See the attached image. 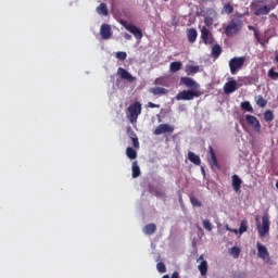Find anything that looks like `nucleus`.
Masks as SVG:
<instances>
[{
  "label": "nucleus",
  "instance_id": "nucleus-1",
  "mask_svg": "<svg viewBox=\"0 0 278 278\" xmlns=\"http://www.w3.org/2000/svg\"><path fill=\"white\" fill-rule=\"evenodd\" d=\"M244 26V22H242L239 17H232L225 27V34L228 38H232V36H238L240 31H242V27Z\"/></svg>",
  "mask_w": 278,
  "mask_h": 278
},
{
  "label": "nucleus",
  "instance_id": "nucleus-2",
  "mask_svg": "<svg viewBox=\"0 0 278 278\" xmlns=\"http://www.w3.org/2000/svg\"><path fill=\"white\" fill-rule=\"evenodd\" d=\"M142 114V104L139 101L131 103L126 111V116L130 123H138V116Z\"/></svg>",
  "mask_w": 278,
  "mask_h": 278
},
{
  "label": "nucleus",
  "instance_id": "nucleus-3",
  "mask_svg": "<svg viewBox=\"0 0 278 278\" xmlns=\"http://www.w3.org/2000/svg\"><path fill=\"white\" fill-rule=\"evenodd\" d=\"M202 94L203 92H201L200 90L189 89L180 91L176 96V99L177 101H192L193 99H199V97H201Z\"/></svg>",
  "mask_w": 278,
  "mask_h": 278
},
{
  "label": "nucleus",
  "instance_id": "nucleus-4",
  "mask_svg": "<svg viewBox=\"0 0 278 278\" xmlns=\"http://www.w3.org/2000/svg\"><path fill=\"white\" fill-rule=\"evenodd\" d=\"M247 62L245 56H235L229 60L228 65L230 68L231 75H237L239 71H241L242 66Z\"/></svg>",
  "mask_w": 278,
  "mask_h": 278
},
{
  "label": "nucleus",
  "instance_id": "nucleus-5",
  "mask_svg": "<svg viewBox=\"0 0 278 278\" xmlns=\"http://www.w3.org/2000/svg\"><path fill=\"white\" fill-rule=\"evenodd\" d=\"M207 162L213 170H220V164H218V157H216V152H214V148H212V146L208 147Z\"/></svg>",
  "mask_w": 278,
  "mask_h": 278
},
{
  "label": "nucleus",
  "instance_id": "nucleus-6",
  "mask_svg": "<svg viewBox=\"0 0 278 278\" xmlns=\"http://www.w3.org/2000/svg\"><path fill=\"white\" fill-rule=\"evenodd\" d=\"M121 25L127 29L137 40H142V30L134 24L127 23V21H121Z\"/></svg>",
  "mask_w": 278,
  "mask_h": 278
},
{
  "label": "nucleus",
  "instance_id": "nucleus-7",
  "mask_svg": "<svg viewBox=\"0 0 278 278\" xmlns=\"http://www.w3.org/2000/svg\"><path fill=\"white\" fill-rule=\"evenodd\" d=\"M180 84H182L184 86L189 88V90H200L201 89V85H199V83H197V80H194L190 77H186V76L181 77Z\"/></svg>",
  "mask_w": 278,
  "mask_h": 278
},
{
  "label": "nucleus",
  "instance_id": "nucleus-8",
  "mask_svg": "<svg viewBox=\"0 0 278 278\" xmlns=\"http://www.w3.org/2000/svg\"><path fill=\"white\" fill-rule=\"evenodd\" d=\"M270 231V220L268 219V215H264L262 217V226L258 227V233L261 238H264L266 233Z\"/></svg>",
  "mask_w": 278,
  "mask_h": 278
},
{
  "label": "nucleus",
  "instance_id": "nucleus-9",
  "mask_svg": "<svg viewBox=\"0 0 278 278\" xmlns=\"http://www.w3.org/2000/svg\"><path fill=\"white\" fill-rule=\"evenodd\" d=\"M173 131H175V127L169 124H160L153 134L154 136H162V134H173Z\"/></svg>",
  "mask_w": 278,
  "mask_h": 278
},
{
  "label": "nucleus",
  "instance_id": "nucleus-10",
  "mask_svg": "<svg viewBox=\"0 0 278 278\" xmlns=\"http://www.w3.org/2000/svg\"><path fill=\"white\" fill-rule=\"evenodd\" d=\"M201 40L204 42V45H214V35H212L210 29H207L205 26L201 29Z\"/></svg>",
  "mask_w": 278,
  "mask_h": 278
},
{
  "label": "nucleus",
  "instance_id": "nucleus-11",
  "mask_svg": "<svg viewBox=\"0 0 278 278\" xmlns=\"http://www.w3.org/2000/svg\"><path fill=\"white\" fill-rule=\"evenodd\" d=\"M117 75H118V77H121V79H124L125 81H128L129 84H134V81H136V77L123 67L117 68Z\"/></svg>",
  "mask_w": 278,
  "mask_h": 278
},
{
  "label": "nucleus",
  "instance_id": "nucleus-12",
  "mask_svg": "<svg viewBox=\"0 0 278 278\" xmlns=\"http://www.w3.org/2000/svg\"><path fill=\"white\" fill-rule=\"evenodd\" d=\"M257 255L264 262H270V254L268 253V249L265 248L262 243H257Z\"/></svg>",
  "mask_w": 278,
  "mask_h": 278
},
{
  "label": "nucleus",
  "instance_id": "nucleus-13",
  "mask_svg": "<svg viewBox=\"0 0 278 278\" xmlns=\"http://www.w3.org/2000/svg\"><path fill=\"white\" fill-rule=\"evenodd\" d=\"M238 88H239L238 81H236L235 79H231L224 85V92L225 94H231L236 92Z\"/></svg>",
  "mask_w": 278,
  "mask_h": 278
},
{
  "label": "nucleus",
  "instance_id": "nucleus-14",
  "mask_svg": "<svg viewBox=\"0 0 278 278\" xmlns=\"http://www.w3.org/2000/svg\"><path fill=\"white\" fill-rule=\"evenodd\" d=\"M100 35L102 40H110V38H112V27L110 26V24L101 25Z\"/></svg>",
  "mask_w": 278,
  "mask_h": 278
},
{
  "label": "nucleus",
  "instance_id": "nucleus-15",
  "mask_svg": "<svg viewBox=\"0 0 278 278\" xmlns=\"http://www.w3.org/2000/svg\"><path fill=\"white\" fill-rule=\"evenodd\" d=\"M276 5H264L258 9L254 10L255 16H266L267 14H270V10H275Z\"/></svg>",
  "mask_w": 278,
  "mask_h": 278
},
{
  "label": "nucleus",
  "instance_id": "nucleus-16",
  "mask_svg": "<svg viewBox=\"0 0 278 278\" xmlns=\"http://www.w3.org/2000/svg\"><path fill=\"white\" fill-rule=\"evenodd\" d=\"M245 121L248 125H251V127L255 129V131H260V129H262V125L260 124V121L257 119V117L253 115H247Z\"/></svg>",
  "mask_w": 278,
  "mask_h": 278
},
{
  "label": "nucleus",
  "instance_id": "nucleus-17",
  "mask_svg": "<svg viewBox=\"0 0 278 278\" xmlns=\"http://www.w3.org/2000/svg\"><path fill=\"white\" fill-rule=\"evenodd\" d=\"M198 262H201L200 265L198 266L202 277H205V275H207V261H205V258H203V255H201L198 258Z\"/></svg>",
  "mask_w": 278,
  "mask_h": 278
},
{
  "label": "nucleus",
  "instance_id": "nucleus-18",
  "mask_svg": "<svg viewBox=\"0 0 278 278\" xmlns=\"http://www.w3.org/2000/svg\"><path fill=\"white\" fill-rule=\"evenodd\" d=\"M241 188L242 179L238 175H232V190H235V192H240Z\"/></svg>",
  "mask_w": 278,
  "mask_h": 278
},
{
  "label": "nucleus",
  "instance_id": "nucleus-19",
  "mask_svg": "<svg viewBox=\"0 0 278 278\" xmlns=\"http://www.w3.org/2000/svg\"><path fill=\"white\" fill-rule=\"evenodd\" d=\"M223 53V47L220 45L216 43L212 47L211 54L214 60H218Z\"/></svg>",
  "mask_w": 278,
  "mask_h": 278
},
{
  "label": "nucleus",
  "instance_id": "nucleus-20",
  "mask_svg": "<svg viewBox=\"0 0 278 278\" xmlns=\"http://www.w3.org/2000/svg\"><path fill=\"white\" fill-rule=\"evenodd\" d=\"M197 36H199V34L197 33V29L194 28L187 29L188 41L191 45H194V42H197Z\"/></svg>",
  "mask_w": 278,
  "mask_h": 278
},
{
  "label": "nucleus",
  "instance_id": "nucleus-21",
  "mask_svg": "<svg viewBox=\"0 0 278 278\" xmlns=\"http://www.w3.org/2000/svg\"><path fill=\"white\" fill-rule=\"evenodd\" d=\"M188 160L195 166H201V157L197 155L194 152L192 151L188 152Z\"/></svg>",
  "mask_w": 278,
  "mask_h": 278
},
{
  "label": "nucleus",
  "instance_id": "nucleus-22",
  "mask_svg": "<svg viewBox=\"0 0 278 278\" xmlns=\"http://www.w3.org/2000/svg\"><path fill=\"white\" fill-rule=\"evenodd\" d=\"M155 231H157V226L155 224H148L143 227V233H146V236H153Z\"/></svg>",
  "mask_w": 278,
  "mask_h": 278
},
{
  "label": "nucleus",
  "instance_id": "nucleus-23",
  "mask_svg": "<svg viewBox=\"0 0 278 278\" xmlns=\"http://www.w3.org/2000/svg\"><path fill=\"white\" fill-rule=\"evenodd\" d=\"M184 64L181 63V61H176V62H172L169 64V71L170 73H177L179 71H181Z\"/></svg>",
  "mask_w": 278,
  "mask_h": 278
},
{
  "label": "nucleus",
  "instance_id": "nucleus-24",
  "mask_svg": "<svg viewBox=\"0 0 278 278\" xmlns=\"http://www.w3.org/2000/svg\"><path fill=\"white\" fill-rule=\"evenodd\" d=\"M97 12L102 16H108V14H110V11L108 10V4L101 3L99 7H97Z\"/></svg>",
  "mask_w": 278,
  "mask_h": 278
},
{
  "label": "nucleus",
  "instance_id": "nucleus-25",
  "mask_svg": "<svg viewBox=\"0 0 278 278\" xmlns=\"http://www.w3.org/2000/svg\"><path fill=\"white\" fill-rule=\"evenodd\" d=\"M132 179H137L140 177V166L138 165V161L132 162Z\"/></svg>",
  "mask_w": 278,
  "mask_h": 278
},
{
  "label": "nucleus",
  "instance_id": "nucleus-26",
  "mask_svg": "<svg viewBox=\"0 0 278 278\" xmlns=\"http://www.w3.org/2000/svg\"><path fill=\"white\" fill-rule=\"evenodd\" d=\"M200 67L199 65H187L186 66V73L188 75H197V73H199Z\"/></svg>",
  "mask_w": 278,
  "mask_h": 278
},
{
  "label": "nucleus",
  "instance_id": "nucleus-27",
  "mask_svg": "<svg viewBox=\"0 0 278 278\" xmlns=\"http://www.w3.org/2000/svg\"><path fill=\"white\" fill-rule=\"evenodd\" d=\"M152 94H166L168 91L164 87H154L150 89Z\"/></svg>",
  "mask_w": 278,
  "mask_h": 278
},
{
  "label": "nucleus",
  "instance_id": "nucleus-28",
  "mask_svg": "<svg viewBox=\"0 0 278 278\" xmlns=\"http://www.w3.org/2000/svg\"><path fill=\"white\" fill-rule=\"evenodd\" d=\"M248 29H250V31H254V38H256L257 42L262 45V47H264V43L262 42V38L260 37V31L256 30L253 25H249Z\"/></svg>",
  "mask_w": 278,
  "mask_h": 278
},
{
  "label": "nucleus",
  "instance_id": "nucleus-29",
  "mask_svg": "<svg viewBox=\"0 0 278 278\" xmlns=\"http://www.w3.org/2000/svg\"><path fill=\"white\" fill-rule=\"evenodd\" d=\"M126 155L129 160H136V157H138V152H136L134 148L128 147L126 149Z\"/></svg>",
  "mask_w": 278,
  "mask_h": 278
},
{
  "label": "nucleus",
  "instance_id": "nucleus-30",
  "mask_svg": "<svg viewBox=\"0 0 278 278\" xmlns=\"http://www.w3.org/2000/svg\"><path fill=\"white\" fill-rule=\"evenodd\" d=\"M256 101V105H258V108H265L266 105H268V101H266V99H264L263 96H257L255 98Z\"/></svg>",
  "mask_w": 278,
  "mask_h": 278
},
{
  "label": "nucleus",
  "instance_id": "nucleus-31",
  "mask_svg": "<svg viewBox=\"0 0 278 278\" xmlns=\"http://www.w3.org/2000/svg\"><path fill=\"white\" fill-rule=\"evenodd\" d=\"M264 121H266V123H273V121H275V115L273 114V111L270 110L265 111Z\"/></svg>",
  "mask_w": 278,
  "mask_h": 278
},
{
  "label": "nucleus",
  "instance_id": "nucleus-32",
  "mask_svg": "<svg viewBox=\"0 0 278 278\" xmlns=\"http://www.w3.org/2000/svg\"><path fill=\"white\" fill-rule=\"evenodd\" d=\"M267 76L269 79H273L274 81H277L278 79V72H275V67L269 68Z\"/></svg>",
  "mask_w": 278,
  "mask_h": 278
},
{
  "label": "nucleus",
  "instance_id": "nucleus-33",
  "mask_svg": "<svg viewBox=\"0 0 278 278\" xmlns=\"http://www.w3.org/2000/svg\"><path fill=\"white\" fill-rule=\"evenodd\" d=\"M249 229V222L241 220L240 227H239V233H245V231Z\"/></svg>",
  "mask_w": 278,
  "mask_h": 278
},
{
  "label": "nucleus",
  "instance_id": "nucleus-34",
  "mask_svg": "<svg viewBox=\"0 0 278 278\" xmlns=\"http://www.w3.org/2000/svg\"><path fill=\"white\" fill-rule=\"evenodd\" d=\"M241 108L242 110H244L245 112H251L253 113V106L251 105V102L245 101L241 103Z\"/></svg>",
  "mask_w": 278,
  "mask_h": 278
},
{
  "label": "nucleus",
  "instance_id": "nucleus-35",
  "mask_svg": "<svg viewBox=\"0 0 278 278\" xmlns=\"http://www.w3.org/2000/svg\"><path fill=\"white\" fill-rule=\"evenodd\" d=\"M230 255H232V257L235 260H238V257H240V248L238 247H233L230 249Z\"/></svg>",
  "mask_w": 278,
  "mask_h": 278
},
{
  "label": "nucleus",
  "instance_id": "nucleus-36",
  "mask_svg": "<svg viewBox=\"0 0 278 278\" xmlns=\"http://www.w3.org/2000/svg\"><path fill=\"white\" fill-rule=\"evenodd\" d=\"M223 11L225 12V14H233V5L227 3L224 5Z\"/></svg>",
  "mask_w": 278,
  "mask_h": 278
},
{
  "label": "nucleus",
  "instance_id": "nucleus-37",
  "mask_svg": "<svg viewBox=\"0 0 278 278\" xmlns=\"http://www.w3.org/2000/svg\"><path fill=\"white\" fill-rule=\"evenodd\" d=\"M115 58L121 60V62H125V60H127V52H116Z\"/></svg>",
  "mask_w": 278,
  "mask_h": 278
},
{
  "label": "nucleus",
  "instance_id": "nucleus-38",
  "mask_svg": "<svg viewBox=\"0 0 278 278\" xmlns=\"http://www.w3.org/2000/svg\"><path fill=\"white\" fill-rule=\"evenodd\" d=\"M190 201L193 207H201L203 205V203H201V201H199V199L197 198H190Z\"/></svg>",
  "mask_w": 278,
  "mask_h": 278
},
{
  "label": "nucleus",
  "instance_id": "nucleus-39",
  "mask_svg": "<svg viewBox=\"0 0 278 278\" xmlns=\"http://www.w3.org/2000/svg\"><path fill=\"white\" fill-rule=\"evenodd\" d=\"M203 227L206 229V231H212V223H210V219L203 220Z\"/></svg>",
  "mask_w": 278,
  "mask_h": 278
},
{
  "label": "nucleus",
  "instance_id": "nucleus-40",
  "mask_svg": "<svg viewBox=\"0 0 278 278\" xmlns=\"http://www.w3.org/2000/svg\"><path fill=\"white\" fill-rule=\"evenodd\" d=\"M156 268L159 273H166V265L163 262L157 263Z\"/></svg>",
  "mask_w": 278,
  "mask_h": 278
},
{
  "label": "nucleus",
  "instance_id": "nucleus-41",
  "mask_svg": "<svg viewBox=\"0 0 278 278\" xmlns=\"http://www.w3.org/2000/svg\"><path fill=\"white\" fill-rule=\"evenodd\" d=\"M204 23H205L206 27H212V25H214V18L206 16V17H204Z\"/></svg>",
  "mask_w": 278,
  "mask_h": 278
},
{
  "label": "nucleus",
  "instance_id": "nucleus-42",
  "mask_svg": "<svg viewBox=\"0 0 278 278\" xmlns=\"http://www.w3.org/2000/svg\"><path fill=\"white\" fill-rule=\"evenodd\" d=\"M132 140V147L135 149H140V141H138V137L131 139Z\"/></svg>",
  "mask_w": 278,
  "mask_h": 278
},
{
  "label": "nucleus",
  "instance_id": "nucleus-43",
  "mask_svg": "<svg viewBox=\"0 0 278 278\" xmlns=\"http://www.w3.org/2000/svg\"><path fill=\"white\" fill-rule=\"evenodd\" d=\"M128 136H129L130 140H132L134 138H138V135H136V132H134V130H131V129L128 130Z\"/></svg>",
  "mask_w": 278,
  "mask_h": 278
},
{
  "label": "nucleus",
  "instance_id": "nucleus-44",
  "mask_svg": "<svg viewBox=\"0 0 278 278\" xmlns=\"http://www.w3.org/2000/svg\"><path fill=\"white\" fill-rule=\"evenodd\" d=\"M148 108H160V104H155L153 102L148 103Z\"/></svg>",
  "mask_w": 278,
  "mask_h": 278
},
{
  "label": "nucleus",
  "instance_id": "nucleus-45",
  "mask_svg": "<svg viewBox=\"0 0 278 278\" xmlns=\"http://www.w3.org/2000/svg\"><path fill=\"white\" fill-rule=\"evenodd\" d=\"M172 278H179V273L178 271H174L172 274Z\"/></svg>",
  "mask_w": 278,
  "mask_h": 278
},
{
  "label": "nucleus",
  "instance_id": "nucleus-46",
  "mask_svg": "<svg viewBox=\"0 0 278 278\" xmlns=\"http://www.w3.org/2000/svg\"><path fill=\"white\" fill-rule=\"evenodd\" d=\"M233 278H244V274H236Z\"/></svg>",
  "mask_w": 278,
  "mask_h": 278
},
{
  "label": "nucleus",
  "instance_id": "nucleus-47",
  "mask_svg": "<svg viewBox=\"0 0 278 278\" xmlns=\"http://www.w3.org/2000/svg\"><path fill=\"white\" fill-rule=\"evenodd\" d=\"M124 38H125L126 40H131V35L125 34V35H124Z\"/></svg>",
  "mask_w": 278,
  "mask_h": 278
},
{
  "label": "nucleus",
  "instance_id": "nucleus-48",
  "mask_svg": "<svg viewBox=\"0 0 278 278\" xmlns=\"http://www.w3.org/2000/svg\"><path fill=\"white\" fill-rule=\"evenodd\" d=\"M230 231H231V233H240L238 229H232V228H231Z\"/></svg>",
  "mask_w": 278,
  "mask_h": 278
},
{
  "label": "nucleus",
  "instance_id": "nucleus-49",
  "mask_svg": "<svg viewBox=\"0 0 278 278\" xmlns=\"http://www.w3.org/2000/svg\"><path fill=\"white\" fill-rule=\"evenodd\" d=\"M262 42L264 43L263 48H266V45H268V39L267 40H262Z\"/></svg>",
  "mask_w": 278,
  "mask_h": 278
},
{
  "label": "nucleus",
  "instance_id": "nucleus-50",
  "mask_svg": "<svg viewBox=\"0 0 278 278\" xmlns=\"http://www.w3.org/2000/svg\"><path fill=\"white\" fill-rule=\"evenodd\" d=\"M270 17H271V18H277V15H276L275 13H271V14H270Z\"/></svg>",
  "mask_w": 278,
  "mask_h": 278
},
{
  "label": "nucleus",
  "instance_id": "nucleus-51",
  "mask_svg": "<svg viewBox=\"0 0 278 278\" xmlns=\"http://www.w3.org/2000/svg\"><path fill=\"white\" fill-rule=\"evenodd\" d=\"M275 62H278V52H276Z\"/></svg>",
  "mask_w": 278,
  "mask_h": 278
},
{
  "label": "nucleus",
  "instance_id": "nucleus-52",
  "mask_svg": "<svg viewBox=\"0 0 278 278\" xmlns=\"http://www.w3.org/2000/svg\"><path fill=\"white\" fill-rule=\"evenodd\" d=\"M227 231H231V228L227 225L226 226Z\"/></svg>",
  "mask_w": 278,
  "mask_h": 278
},
{
  "label": "nucleus",
  "instance_id": "nucleus-53",
  "mask_svg": "<svg viewBox=\"0 0 278 278\" xmlns=\"http://www.w3.org/2000/svg\"><path fill=\"white\" fill-rule=\"evenodd\" d=\"M162 278H170V276H168V275H165V276H163Z\"/></svg>",
  "mask_w": 278,
  "mask_h": 278
},
{
  "label": "nucleus",
  "instance_id": "nucleus-54",
  "mask_svg": "<svg viewBox=\"0 0 278 278\" xmlns=\"http://www.w3.org/2000/svg\"><path fill=\"white\" fill-rule=\"evenodd\" d=\"M155 84H160V78H157V79L155 80Z\"/></svg>",
  "mask_w": 278,
  "mask_h": 278
},
{
  "label": "nucleus",
  "instance_id": "nucleus-55",
  "mask_svg": "<svg viewBox=\"0 0 278 278\" xmlns=\"http://www.w3.org/2000/svg\"><path fill=\"white\" fill-rule=\"evenodd\" d=\"M202 172L205 173V169L202 168Z\"/></svg>",
  "mask_w": 278,
  "mask_h": 278
},
{
  "label": "nucleus",
  "instance_id": "nucleus-56",
  "mask_svg": "<svg viewBox=\"0 0 278 278\" xmlns=\"http://www.w3.org/2000/svg\"><path fill=\"white\" fill-rule=\"evenodd\" d=\"M164 1H168V0H164Z\"/></svg>",
  "mask_w": 278,
  "mask_h": 278
},
{
  "label": "nucleus",
  "instance_id": "nucleus-57",
  "mask_svg": "<svg viewBox=\"0 0 278 278\" xmlns=\"http://www.w3.org/2000/svg\"><path fill=\"white\" fill-rule=\"evenodd\" d=\"M278 3V2H277Z\"/></svg>",
  "mask_w": 278,
  "mask_h": 278
}]
</instances>
